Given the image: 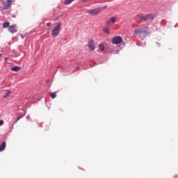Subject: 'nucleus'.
Here are the masks:
<instances>
[{
	"instance_id": "obj_1",
	"label": "nucleus",
	"mask_w": 178,
	"mask_h": 178,
	"mask_svg": "<svg viewBox=\"0 0 178 178\" xmlns=\"http://www.w3.org/2000/svg\"><path fill=\"white\" fill-rule=\"evenodd\" d=\"M134 33L136 35L138 34L139 38L144 40V38H145L148 34V27H147L145 25H143L139 29H135Z\"/></svg>"
},
{
	"instance_id": "obj_2",
	"label": "nucleus",
	"mask_w": 178,
	"mask_h": 178,
	"mask_svg": "<svg viewBox=\"0 0 178 178\" xmlns=\"http://www.w3.org/2000/svg\"><path fill=\"white\" fill-rule=\"evenodd\" d=\"M137 17L139 18L140 20H143V22H147V20H152L154 19V16L152 15V14H147L146 15L139 14L137 15Z\"/></svg>"
},
{
	"instance_id": "obj_3",
	"label": "nucleus",
	"mask_w": 178,
	"mask_h": 178,
	"mask_svg": "<svg viewBox=\"0 0 178 178\" xmlns=\"http://www.w3.org/2000/svg\"><path fill=\"white\" fill-rule=\"evenodd\" d=\"M59 33H60V23H58L57 25L51 31V35L53 37H56L59 35Z\"/></svg>"
},
{
	"instance_id": "obj_4",
	"label": "nucleus",
	"mask_w": 178,
	"mask_h": 178,
	"mask_svg": "<svg viewBox=\"0 0 178 178\" xmlns=\"http://www.w3.org/2000/svg\"><path fill=\"white\" fill-rule=\"evenodd\" d=\"M88 48H89V51H95V44L94 42V40L90 39L88 42Z\"/></svg>"
},
{
	"instance_id": "obj_5",
	"label": "nucleus",
	"mask_w": 178,
	"mask_h": 178,
	"mask_svg": "<svg viewBox=\"0 0 178 178\" xmlns=\"http://www.w3.org/2000/svg\"><path fill=\"white\" fill-rule=\"evenodd\" d=\"M123 39L120 36H115L112 39L113 44L118 45V44H122Z\"/></svg>"
},
{
	"instance_id": "obj_6",
	"label": "nucleus",
	"mask_w": 178,
	"mask_h": 178,
	"mask_svg": "<svg viewBox=\"0 0 178 178\" xmlns=\"http://www.w3.org/2000/svg\"><path fill=\"white\" fill-rule=\"evenodd\" d=\"M116 17H112L106 22V26H111V24H115L116 23Z\"/></svg>"
},
{
	"instance_id": "obj_7",
	"label": "nucleus",
	"mask_w": 178,
	"mask_h": 178,
	"mask_svg": "<svg viewBox=\"0 0 178 178\" xmlns=\"http://www.w3.org/2000/svg\"><path fill=\"white\" fill-rule=\"evenodd\" d=\"M88 13H90V15H92V16H97V15L99 14V9L88 10Z\"/></svg>"
},
{
	"instance_id": "obj_8",
	"label": "nucleus",
	"mask_w": 178,
	"mask_h": 178,
	"mask_svg": "<svg viewBox=\"0 0 178 178\" xmlns=\"http://www.w3.org/2000/svg\"><path fill=\"white\" fill-rule=\"evenodd\" d=\"M8 31L12 34L17 33V27L16 26V25H12L8 27Z\"/></svg>"
},
{
	"instance_id": "obj_9",
	"label": "nucleus",
	"mask_w": 178,
	"mask_h": 178,
	"mask_svg": "<svg viewBox=\"0 0 178 178\" xmlns=\"http://www.w3.org/2000/svg\"><path fill=\"white\" fill-rule=\"evenodd\" d=\"M12 5V0H7V3H4L2 4V9H6V8H9Z\"/></svg>"
},
{
	"instance_id": "obj_10",
	"label": "nucleus",
	"mask_w": 178,
	"mask_h": 178,
	"mask_svg": "<svg viewBox=\"0 0 178 178\" xmlns=\"http://www.w3.org/2000/svg\"><path fill=\"white\" fill-rule=\"evenodd\" d=\"M5 148H6V142H3L0 145V152H2V151H4Z\"/></svg>"
},
{
	"instance_id": "obj_11",
	"label": "nucleus",
	"mask_w": 178,
	"mask_h": 178,
	"mask_svg": "<svg viewBox=\"0 0 178 178\" xmlns=\"http://www.w3.org/2000/svg\"><path fill=\"white\" fill-rule=\"evenodd\" d=\"M103 31H104L106 34H111V31L108 29V28L104 27V28H103Z\"/></svg>"
},
{
	"instance_id": "obj_12",
	"label": "nucleus",
	"mask_w": 178,
	"mask_h": 178,
	"mask_svg": "<svg viewBox=\"0 0 178 178\" xmlns=\"http://www.w3.org/2000/svg\"><path fill=\"white\" fill-rule=\"evenodd\" d=\"M20 67H17V66H15V67H13L11 68V70L13 72H19V70H20Z\"/></svg>"
},
{
	"instance_id": "obj_13",
	"label": "nucleus",
	"mask_w": 178,
	"mask_h": 178,
	"mask_svg": "<svg viewBox=\"0 0 178 178\" xmlns=\"http://www.w3.org/2000/svg\"><path fill=\"white\" fill-rule=\"evenodd\" d=\"M10 24L9 22H6L3 24V28L8 29V27L9 28Z\"/></svg>"
},
{
	"instance_id": "obj_14",
	"label": "nucleus",
	"mask_w": 178,
	"mask_h": 178,
	"mask_svg": "<svg viewBox=\"0 0 178 178\" xmlns=\"http://www.w3.org/2000/svg\"><path fill=\"white\" fill-rule=\"evenodd\" d=\"M10 94H12V92H10V90H7V92L6 94V95L3 96V98H8V97H9V95H10Z\"/></svg>"
},
{
	"instance_id": "obj_15",
	"label": "nucleus",
	"mask_w": 178,
	"mask_h": 178,
	"mask_svg": "<svg viewBox=\"0 0 178 178\" xmlns=\"http://www.w3.org/2000/svg\"><path fill=\"white\" fill-rule=\"evenodd\" d=\"M50 97L52 99H54V98H56V92H51Z\"/></svg>"
},
{
	"instance_id": "obj_16",
	"label": "nucleus",
	"mask_w": 178,
	"mask_h": 178,
	"mask_svg": "<svg viewBox=\"0 0 178 178\" xmlns=\"http://www.w3.org/2000/svg\"><path fill=\"white\" fill-rule=\"evenodd\" d=\"M99 49H100V51H104V49H105V47H104V44H99Z\"/></svg>"
},
{
	"instance_id": "obj_17",
	"label": "nucleus",
	"mask_w": 178,
	"mask_h": 178,
	"mask_svg": "<svg viewBox=\"0 0 178 178\" xmlns=\"http://www.w3.org/2000/svg\"><path fill=\"white\" fill-rule=\"evenodd\" d=\"M74 0H65V5H69V3H71L73 2Z\"/></svg>"
},
{
	"instance_id": "obj_18",
	"label": "nucleus",
	"mask_w": 178,
	"mask_h": 178,
	"mask_svg": "<svg viewBox=\"0 0 178 178\" xmlns=\"http://www.w3.org/2000/svg\"><path fill=\"white\" fill-rule=\"evenodd\" d=\"M23 116H24V115H19V116L18 117V118L17 119V120H16V123H17V122H19V120H20V119H22V118H23Z\"/></svg>"
},
{
	"instance_id": "obj_19",
	"label": "nucleus",
	"mask_w": 178,
	"mask_h": 178,
	"mask_svg": "<svg viewBox=\"0 0 178 178\" xmlns=\"http://www.w3.org/2000/svg\"><path fill=\"white\" fill-rule=\"evenodd\" d=\"M24 37H26V34H22V35H21V38H22V40H24Z\"/></svg>"
},
{
	"instance_id": "obj_20",
	"label": "nucleus",
	"mask_w": 178,
	"mask_h": 178,
	"mask_svg": "<svg viewBox=\"0 0 178 178\" xmlns=\"http://www.w3.org/2000/svg\"><path fill=\"white\" fill-rule=\"evenodd\" d=\"M3 120H0V126H2V125H3Z\"/></svg>"
},
{
	"instance_id": "obj_21",
	"label": "nucleus",
	"mask_w": 178,
	"mask_h": 178,
	"mask_svg": "<svg viewBox=\"0 0 178 178\" xmlns=\"http://www.w3.org/2000/svg\"><path fill=\"white\" fill-rule=\"evenodd\" d=\"M47 27H51V26H52V24H51V22H49L47 24Z\"/></svg>"
},
{
	"instance_id": "obj_22",
	"label": "nucleus",
	"mask_w": 178,
	"mask_h": 178,
	"mask_svg": "<svg viewBox=\"0 0 178 178\" xmlns=\"http://www.w3.org/2000/svg\"><path fill=\"white\" fill-rule=\"evenodd\" d=\"M108 8V6H104L102 8L103 9H106Z\"/></svg>"
},
{
	"instance_id": "obj_23",
	"label": "nucleus",
	"mask_w": 178,
	"mask_h": 178,
	"mask_svg": "<svg viewBox=\"0 0 178 178\" xmlns=\"http://www.w3.org/2000/svg\"><path fill=\"white\" fill-rule=\"evenodd\" d=\"M0 56H2V54H0Z\"/></svg>"
}]
</instances>
